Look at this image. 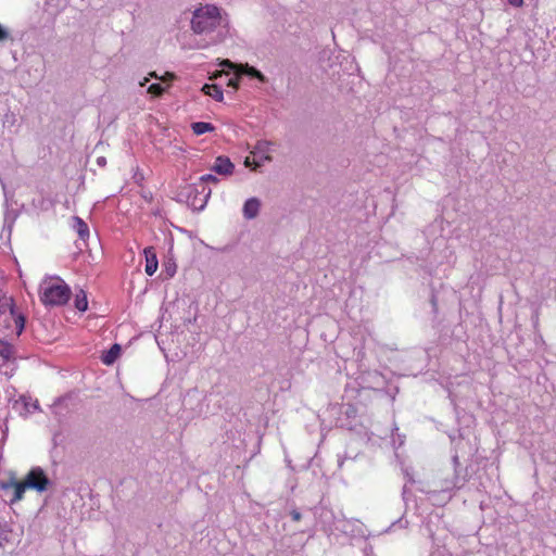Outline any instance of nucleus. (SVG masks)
Wrapping results in <instances>:
<instances>
[{"label": "nucleus", "instance_id": "30", "mask_svg": "<svg viewBox=\"0 0 556 556\" xmlns=\"http://www.w3.org/2000/svg\"><path fill=\"white\" fill-rule=\"evenodd\" d=\"M148 78H144L143 81L140 83V86H144L148 83Z\"/></svg>", "mask_w": 556, "mask_h": 556}, {"label": "nucleus", "instance_id": "21", "mask_svg": "<svg viewBox=\"0 0 556 556\" xmlns=\"http://www.w3.org/2000/svg\"><path fill=\"white\" fill-rule=\"evenodd\" d=\"M165 88L161 84H152L148 88V92L154 96H161L164 92Z\"/></svg>", "mask_w": 556, "mask_h": 556}, {"label": "nucleus", "instance_id": "1", "mask_svg": "<svg viewBox=\"0 0 556 556\" xmlns=\"http://www.w3.org/2000/svg\"><path fill=\"white\" fill-rule=\"evenodd\" d=\"M191 29L198 35L206 36L210 45H216L229 35V20L218 7L205 4L194 10Z\"/></svg>", "mask_w": 556, "mask_h": 556}, {"label": "nucleus", "instance_id": "28", "mask_svg": "<svg viewBox=\"0 0 556 556\" xmlns=\"http://www.w3.org/2000/svg\"><path fill=\"white\" fill-rule=\"evenodd\" d=\"M291 517L294 521H299L301 519V513H299L298 510H292L291 511Z\"/></svg>", "mask_w": 556, "mask_h": 556}, {"label": "nucleus", "instance_id": "13", "mask_svg": "<svg viewBox=\"0 0 556 556\" xmlns=\"http://www.w3.org/2000/svg\"><path fill=\"white\" fill-rule=\"evenodd\" d=\"M22 484H23V481H17L14 477H11L7 481H0L1 490H4V491L10 490V489L14 490L13 497L11 498V504L17 503L23 500V498H17L18 486Z\"/></svg>", "mask_w": 556, "mask_h": 556}, {"label": "nucleus", "instance_id": "20", "mask_svg": "<svg viewBox=\"0 0 556 556\" xmlns=\"http://www.w3.org/2000/svg\"><path fill=\"white\" fill-rule=\"evenodd\" d=\"M16 115L15 113L9 111L7 112L3 117H2V124H3V127H7V128H12L15 126L16 124Z\"/></svg>", "mask_w": 556, "mask_h": 556}, {"label": "nucleus", "instance_id": "2", "mask_svg": "<svg viewBox=\"0 0 556 556\" xmlns=\"http://www.w3.org/2000/svg\"><path fill=\"white\" fill-rule=\"evenodd\" d=\"M25 327V317L16 312L11 296L5 295L0 289V337L16 339Z\"/></svg>", "mask_w": 556, "mask_h": 556}, {"label": "nucleus", "instance_id": "4", "mask_svg": "<svg viewBox=\"0 0 556 556\" xmlns=\"http://www.w3.org/2000/svg\"><path fill=\"white\" fill-rule=\"evenodd\" d=\"M51 481L47 477L41 467H33L23 480V484L18 486L17 498H23L27 489L42 493L48 490Z\"/></svg>", "mask_w": 556, "mask_h": 556}, {"label": "nucleus", "instance_id": "25", "mask_svg": "<svg viewBox=\"0 0 556 556\" xmlns=\"http://www.w3.org/2000/svg\"><path fill=\"white\" fill-rule=\"evenodd\" d=\"M395 527L406 528L407 527V521H404L403 519H399L395 522H393L387 531H390V530H392Z\"/></svg>", "mask_w": 556, "mask_h": 556}, {"label": "nucleus", "instance_id": "10", "mask_svg": "<svg viewBox=\"0 0 556 556\" xmlns=\"http://www.w3.org/2000/svg\"><path fill=\"white\" fill-rule=\"evenodd\" d=\"M235 169V165L226 156L216 157L212 170L218 175H231Z\"/></svg>", "mask_w": 556, "mask_h": 556}, {"label": "nucleus", "instance_id": "26", "mask_svg": "<svg viewBox=\"0 0 556 556\" xmlns=\"http://www.w3.org/2000/svg\"><path fill=\"white\" fill-rule=\"evenodd\" d=\"M9 36H10L9 31L0 25V42L9 39Z\"/></svg>", "mask_w": 556, "mask_h": 556}, {"label": "nucleus", "instance_id": "5", "mask_svg": "<svg viewBox=\"0 0 556 556\" xmlns=\"http://www.w3.org/2000/svg\"><path fill=\"white\" fill-rule=\"evenodd\" d=\"M222 66L224 68H229L235 71L236 76L232 78H229L228 86L232 87L233 89H238V80L241 76H249L252 78H256L261 83H266L267 78L255 67L250 66L249 64H235L229 60H224L222 63Z\"/></svg>", "mask_w": 556, "mask_h": 556}, {"label": "nucleus", "instance_id": "3", "mask_svg": "<svg viewBox=\"0 0 556 556\" xmlns=\"http://www.w3.org/2000/svg\"><path fill=\"white\" fill-rule=\"evenodd\" d=\"M39 296L46 306H61L68 302L71 288L59 277L46 279L40 285Z\"/></svg>", "mask_w": 556, "mask_h": 556}, {"label": "nucleus", "instance_id": "18", "mask_svg": "<svg viewBox=\"0 0 556 556\" xmlns=\"http://www.w3.org/2000/svg\"><path fill=\"white\" fill-rule=\"evenodd\" d=\"M191 129L195 135L200 136L213 131L214 126L211 123L195 122L191 124Z\"/></svg>", "mask_w": 556, "mask_h": 556}, {"label": "nucleus", "instance_id": "29", "mask_svg": "<svg viewBox=\"0 0 556 556\" xmlns=\"http://www.w3.org/2000/svg\"><path fill=\"white\" fill-rule=\"evenodd\" d=\"M97 162H98L99 165H103V164H105V159L104 157H99Z\"/></svg>", "mask_w": 556, "mask_h": 556}, {"label": "nucleus", "instance_id": "8", "mask_svg": "<svg viewBox=\"0 0 556 556\" xmlns=\"http://www.w3.org/2000/svg\"><path fill=\"white\" fill-rule=\"evenodd\" d=\"M273 146L274 143L271 141H257L252 151L254 157L251 159L250 156H248L244 161L245 166L256 169L261 167L265 162H269L271 160L270 152Z\"/></svg>", "mask_w": 556, "mask_h": 556}, {"label": "nucleus", "instance_id": "7", "mask_svg": "<svg viewBox=\"0 0 556 556\" xmlns=\"http://www.w3.org/2000/svg\"><path fill=\"white\" fill-rule=\"evenodd\" d=\"M187 203L193 210L201 211L205 207L211 195V190L202 184H194L186 188Z\"/></svg>", "mask_w": 556, "mask_h": 556}, {"label": "nucleus", "instance_id": "14", "mask_svg": "<svg viewBox=\"0 0 556 556\" xmlns=\"http://www.w3.org/2000/svg\"><path fill=\"white\" fill-rule=\"evenodd\" d=\"M72 228L77 232L81 240L89 238V227L80 217H72Z\"/></svg>", "mask_w": 556, "mask_h": 556}, {"label": "nucleus", "instance_id": "12", "mask_svg": "<svg viewBox=\"0 0 556 556\" xmlns=\"http://www.w3.org/2000/svg\"><path fill=\"white\" fill-rule=\"evenodd\" d=\"M144 255H146V274L148 276L154 275V273L157 270V257L155 252L153 251V248H147L144 249Z\"/></svg>", "mask_w": 556, "mask_h": 556}, {"label": "nucleus", "instance_id": "22", "mask_svg": "<svg viewBox=\"0 0 556 556\" xmlns=\"http://www.w3.org/2000/svg\"><path fill=\"white\" fill-rule=\"evenodd\" d=\"M200 184L204 185V182H212V184H217L218 182V179L216 176L212 175V174H206V175H203L201 178H200Z\"/></svg>", "mask_w": 556, "mask_h": 556}, {"label": "nucleus", "instance_id": "19", "mask_svg": "<svg viewBox=\"0 0 556 556\" xmlns=\"http://www.w3.org/2000/svg\"><path fill=\"white\" fill-rule=\"evenodd\" d=\"M74 304H75V307L79 312L87 311V308H88V299H87V294H86V292L84 290H79L76 293L75 300H74Z\"/></svg>", "mask_w": 556, "mask_h": 556}, {"label": "nucleus", "instance_id": "9", "mask_svg": "<svg viewBox=\"0 0 556 556\" xmlns=\"http://www.w3.org/2000/svg\"><path fill=\"white\" fill-rule=\"evenodd\" d=\"M12 408L21 416L26 417L39 409V403L30 396L21 395L17 400L13 401Z\"/></svg>", "mask_w": 556, "mask_h": 556}, {"label": "nucleus", "instance_id": "24", "mask_svg": "<svg viewBox=\"0 0 556 556\" xmlns=\"http://www.w3.org/2000/svg\"><path fill=\"white\" fill-rule=\"evenodd\" d=\"M460 486L462 485L458 483V478H455V480L453 482H451L446 486H443L442 490L443 491H451V490H454V489H459Z\"/></svg>", "mask_w": 556, "mask_h": 556}, {"label": "nucleus", "instance_id": "16", "mask_svg": "<svg viewBox=\"0 0 556 556\" xmlns=\"http://www.w3.org/2000/svg\"><path fill=\"white\" fill-rule=\"evenodd\" d=\"M13 541V531L5 522H0V547H5Z\"/></svg>", "mask_w": 556, "mask_h": 556}, {"label": "nucleus", "instance_id": "6", "mask_svg": "<svg viewBox=\"0 0 556 556\" xmlns=\"http://www.w3.org/2000/svg\"><path fill=\"white\" fill-rule=\"evenodd\" d=\"M16 351L12 343L0 337V374L12 377L17 368Z\"/></svg>", "mask_w": 556, "mask_h": 556}, {"label": "nucleus", "instance_id": "23", "mask_svg": "<svg viewBox=\"0 0 556 556\" xmlns=\"http://www.w3.org/2000/svg\"><path fill=\"white\" fill-rule=\"evenodd\" d=\"M392 441H393V444L396 445L397 443V447L402 446L404 444V437L399 434V433H393L392 434Z\"/></svg>", "mask_w": 556, "mask_h": 556}, {"label": "nucleus", "instance_id": "11", "mask_svg": "<svg viewBox=\"0 0 556 556\" xmlns=\"http://www.w3.org/2000/svg\"><path fill=\"white\" fill-rule=\"evenodd\" d=\"M261 210V201L257 198L248 199L242 207L243 217L245 219H254Z\"/></svg>", "mask_w": 556, "mask_h": 556}, {"label": "nucleus", "instance_id": "27", "mask_svg": "<svg viewBox=\"0 0 556 556\" xmlns=\"http://www.w3.org/2000/svg\"><path fill=\"white\" fill-rule=\"evenodd\" d=\"M508 3L515 8H520L523 5V0H507Z\"/></svg>", "mask_w": 556, "mask_h": 556}, {"label": "nucleus", "instance_id": "31", "mask_svg": "<svg viewBox=\"0 0 556 556\" xmlns=\"http://www.w3.org/2000/svg\"><path fill=\"white\" fill-rule=\"evenodd\" d=\"M453 460H454L455 464H458V457L457 456H454Z\"/></svg>", "mask_w": 556, "mask_h": 556}, {"label": "nucleus", "instance_id": "32", "mask_svg": "<svg viewBox=\"0 0 556 556\" xmlns=\"http://www.w3.org/2000/svg\"><path fill=\"white\" fill-rule=\"evenodd\" d=\"M343 465V459H339V466L341 467Z\"/></svg>", "mask_w": 556, "mask_h": 556}, {"label": "nucleus", "instance_id": "17", "mask_svg": "<svg viewBox=\"0 0 556 556\" xmlns=\"http://www.w3.org/2000/svg\"><path fill=\"white\" fill-rule=\"evenodd\" d=\"M203 92L206 94V96H210L211 98H213L214 100L218 101V102H222L224 100V93H223V90L219 86L217 85H210V84H206L203 86L202 88Z\"/></svg>", "mask_w": 556, "mask_h": 556}, {"label": "nucleus", "instance_id": "15", "mask_svg": "<svg viewBox=\"0 0 556 556\" xmlns=\"http://www.w3.org/2000/svg\"><path fill=\"white\" fill-rule=\"evenodd\" d=\"M121 353V346L118 344H113L110 350L105 351L102 356L101 361L105 365H112Z\"/></svg>", "mask_w": 556, "mask_h": 556}]
</instances>
